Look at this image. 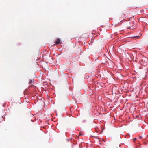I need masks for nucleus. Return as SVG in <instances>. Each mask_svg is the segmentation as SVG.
Masks as SVG:
<instances>
[{
  "instance_id": "obj_1",
  "label": "nucleus",
  "mask_w": 148,
  "mask_h": 148,
  "mask_svg": "<svg viewBox=\"0 0 148 148\" xmlns=\"http://www.w3.org/2000/svg\"><path fill=\"white\" fill-rule=\"evenodd\" d=\"M61 42L60 41V39L59 38L57 39L56 42V44H54V45H55L58 44L59 43H61Z\"/></svg>"
},
{
  "instance_id": "obj_2",
  "label": "nucleus",
  "mask_w": 148,
  "mask_h": 148,
  "mask_svg": "<svg viewBox=\"0 0 148 148\" xmlns=\"http://www.w3.org/2000/svg\"><path fill=\"white\" fill-rule=\"evenodd\" d=\"M33 82L31 80H30L29 82V84H31Z\"/></svg>"
},
{
  "instance_id": "obj_3",
  "label": "nucleus",
  "mask_w": 148,
  "mask_h": 148,
  "mask_svg": "<svg viewBox=\"0 0 148 148\" xmlns=\"http://www.w3.org/2000/svg\"><path fill=\"white\" fill-rule=\"evenodd\" d=\"M121 16L122 18H124V17H126V16H125V14H122V15H121Z\"/></svg>"
},
{
  "instance_id": "obj_4",
  "label": "nucleus",
  "mask_w": 148,
  "mask_h": 148,
  "mask_svg": "<svg viewBox=\"0 0 148 148\" xmlns=\"http://www.w3.org/2000/svg\"><path fill=\"white\" fill-rule=\"evenodd\" d=\"M137 139L136 138H134L133 139V140L134 142H135L136 140Z\"/></svg>"
},
{
  "instance_id": "obj_5",
  "label": "nucleus",
  "mask_w": 148,
  "mask_h": 148,
  "mask_svg": "<svg viewBox=\"0 0 148 148\" xmlns=\"http://www.w3.org/2000/svg\"><path fill=\"white\" fill-rule=\"evenodd\" d=\"M142 138V137L141 136H140L139 137H138V138L139 139H140V138Z\"/></svg>"
},
{
  "instance_id": "obj_6",
  "label": "nucleus",
  "mask_w": 148,
  "mask_h": 148,
  "mask_svg": "<svg viewBox=\"0 0 148 148\" xmlns=\"http://www.w3.org/2000/svg\"><path fill=\"white\" fill-rule=\"evenodd\" d=\"M128 29H130V27H129V28H128Z\"/></svg>"
},
{
  "instance_id": "obj_7",
  "label": "nucleus",
  "mask_w": 148,
  "mask_h": 148,
  "mask_svg": "<svg viewBox=\"0 0 148 148\" xmlns=\"http://www.w3.org/2000/svg\"><path fill=\"white\" fill-rule=\"evenodd\" d=\"M3 106H4H4H5V105H3Z\"/></svg>"
}]
</instances>
